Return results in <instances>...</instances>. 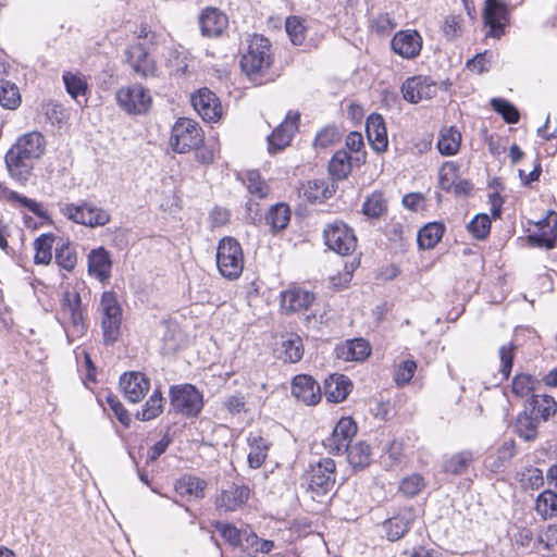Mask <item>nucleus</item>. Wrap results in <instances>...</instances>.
Masks as SVG:
<instances>
[{
    "label": "nucleus",
    "instance_id": "obj_57",
    "mask_svg": "<svg viewBox=\"0 0 557 557\" xmlns=\"http://www.w3.org/2000/svg\"><path fill=\"white\" fill-rule=\"evenodd\" d=\"M490 230L491 220L485 213L476 214L468 224V231L479 240L484 239L488 235Z\"/></svg>",
    "mask_w": 557,
    "mask_h": 557
},
{
    "label": "nucleus",
    "instance_id": "obj_34",
    "mask_svg": "<svg viewBox=\"0 0 557 557\" xmlns=\"http://www.w3.org/2000/svg\"><path fill=\"white\" fill-rule=\"evenodd\" d=\"M534 509L543 520L557 517V492L550 488L541 492L535 498Z\"/></svg>",
    "mask_w": 557,
    "mask_h": 557
},
{
    "label": "nucleus",
    "instance_id": "obj_58",
    "mask_svg": "<svg viewBox=\"0 0 557 557\" xmlns=\"http://www.w3.org/2000/svg\"><path fill=\"white\" fill-rule=\"evenodd\" d=\"M416 371L417 362L414 360L408 359L401 361L395 370L394 381L396 385L403 387L409 384Z\"/></svg>",
    "mask_w": 557,
    "mask_h": 557
},
{
    "label": "nucleus",
    "instance_id": "obj_3",
    "mask_svg": "<svg viewBox=\"0 0 557 557\" xmlns=\"http://www.w3.org/2000/svg\"><path fill=\"white\" fill-rule=\"evenodd\" d=\"M272 62L273 55L269 39L261 35H252L248 40L247 51L240 59L243 71L249 76L263 74L270 69Z\"/></svg>",
    "mask_w": 557,
    "mask_h": 557
},
{
    "label": "nucleus",
    "instance_id": "obj_46",
    "mask_svg": "<svg viewBox=\"0 0 557 557\" xmlns=\"http://www.w3.org/2000/svg\"><path fill=\"white\" fill-rule=\"evenodd\" d=\"M290 220L289 207L285 203H277L273 206L267 214V222L271 225L273 231L284 230Z\"/></svg>",
    "mask_w": 557,
    "mask_h": 557
},
{
    "label": "nucleus",
    "instance_id": "obj_15",
    "mask_svg": "<svg viewBox=\"0 0 557 557\" xmlns=\"http://www.w3.org/2000/svg\"><path fill=\"white\" fill-rule=\"evenodd\" d=\"M483 20L485 26L490 28L486 36L496 39L500 38L505 34V27L508 21V10L505 1L485 0Z\"/></svg>",
    "mask_w": 557,
    "mask_h": 557
},
{
    "label": "nucleus",
    "instance_id": "obj_23",
    "mask_svg": "<svg viewBox=\"0 0 557 557\" xmlns=\"http://www.w3.org/2000/svg\"><path fill=\"white\" fill-rule=\"evenodd\" d=\"M354 383L345 374L331 373L323 382V393L329 403L339 404L352 392Z\"/></svg>",
    "mask_w": 557,
    "mask_h": 557
},
{
    "label": "nucleus",
    "instance_id": "obj_33",
    "mask_svg": "<svg viewBox=\"0 0 557 557\" xmlns=\"http://www.w3.org/2000/svg\"><path fill=\"white\" fill-rule=\"evenodd\" d=\"M324 244H351L357 240L352 228L342 221L330 223L323 231Z\"/></svg>",
    "mask_w": 557,
    "mask_h": 557
},
{
    "label": "nucleus",
    "instance_id": "obj_54",
    "mask_svg": "<svg viewBox=\"0 0 557 557\" xmlns=\"http://www.w3.org/2000/svg\"><path fill=\"white\" fill-rule=\"evenodd\" d=\"M458 180V165L453 161L444 162L438 172V183L442 189L451 191Z\"/></svg>",
    "mask_w": 557,
    "mask_h": 557
},
{
    "label": "nucleus",
    "instance_id": "obj_47",
    "mask_svg": "<svg viewBox=\"0 0 557 557\" xmlns=\"http://www.w3.org/2000/svg\"><path fill=\"white\" fill-rule=\"evenodd\" d=\"M539 421L531 414L523 412L518 416L516 423L517 434L525 441H533L537 437Z\"/></svg>",
    "mask_w": 557,
    "mask_h": 557
},
{
    "label": "nucleus",
    "instance_id": "obj_18",
    "mask_svg": "<svg viewBox=\"0 0 557 557\" xmlns=\"http://www.w3.org/2000/svg\"><path fill=\"white\" fill-rule=\"evenodd\" d=\"M124 397L133 404L141 401L150 389V379L138 371L125 372L120 377Z\"/></svg>",
    "mask_w": 557,
    "mask_h": 557
},
{
    "label": "nucleus",
    "instance_id": "obj_59",
    "mask_svg": "<svg viewBox=\"0 0 557 557\" xmlns=\"http://www.w3.org/2000/svg\"><path fill=\"white\" fill-rule=\"evenodd\" d=\"M491 106L507 123L513 124L519 121V112L509 101L500 98H493L491 100Z\"/></svg>",
    "mask_w": 557,
    "mask_h": 557
},
{
    "label": "nucleus",
    "instance_id": "obj_7",
    "mask_svg": "<svg viewBox=\"0 0 557 557\" xmlns=\"http://www.w3.org/2000/svg\"><path fill=\"white\" fill-rule=\"evenodd\" d=\"M103 338L107 343L116 342L122 324V308L114 292H104L101 296Z\"/></svg>",
    "mask_w": 557,
    "mask_h": 557
},
{
    "label": "nucleus",
    "instance_id": "obj_38",
    "mask_svg": "<svg viewBox=\"0 0 557 557\" xmlns=\"http://www.w3.org/2000/svg\"><path fill=\"white\" fill-rule=\"evenodd\" d=\"M473 460L472 451L462 450L447 458L443 465V470L445 473L460 475L467 472Z\"/></svg>",
    "mask_w": 557,
    "mask_h": 557
},
{
    "label": "nucleus",
    "instance_id": "obj_53",
    "mask_svg": "<svg viewBox=\"0 0 557 557\" xmlns=\"http://www.w3.org/2000/svg\"><path fill=\"white\" fill-rule=\"evenodd\" d=\"M246 552L252 557H258L259 554H268L274 547V542L258 537L256 533H250L245 539Z\"/></svg>",
    "mask_w": 557,
    "mask_h": 557
},
{
    "label": "nucleus",
    "instance_id": "obj_12",
    "mask_svg": "<svg viewBox=\"0 0 557 557\" xmlns=\"http://www.w3.org/2000/svg\"><path fill=\"white\" fill-rule=\"evenodd\" d=\"M216 265L224 277L228 280L239 277L244 269L242 246H218Z\"/></svg>",
    "mask_w": 557,
    "mask_h": 557
},
{
    "label": "nucleus",
    "instance_id": "obj_29",
    "mask_svg": "<svg viewBox=\"0 0 557 557\" xmlns=\"http://www.w3.org/2000/svg\"><path fill=\"white\" fill-rule=\"evenodd\" d=\"M111 258L103 246L94 249L88 257V271L100 281H106L111 274Z\"/></svg>",
    "mask_w": 557,
    "mask_h": 557
},
{
    "label": "nucleus",
    "instance_id": "obj_5",
    "mask_svg": "<svg viewBox=\"0 0 557 557\" xmlns=\"http://www.w3.org/2000/svg\"><path fill=\"white\" fill-rule=\"evenodd\" d=\"M170 405L175 413L197 418L203 408V396L191 384L175 385L170 388Z\"/></svg>",
    "mask_w": 557,
    "mask_h": 557
},
{
    "label": "nucleus",
    "instance_id": "obj_19",
    "mask_svg": "<svg viewBox=\"0 0 557 557\" xmlns=\"http://www.w3.org/2000/svg\"><path fill=\"white\" fill-rule=\"evenodd\" d=\"M207 488V480L191 473H184L174 483L175 494L188 503L203 499Z\"/></svg>",
    "mask_w": 557,
    "mask_h": 557
},
{
    "label": "nucleus",
    "instance_id": "obj_37",
    "mask_svg": "<svg viewBox=\"0 0 557 557\" xmlns=\"http://www.w3.org/2000/svg\"><path fill=\"white\" fill-rule=\"evenodd\" d=\"M305 352L302 339L297 334H289L287 338L282 342L281 359L284 362L296 363L299 362Z\"/></svg>",
    "mask_w": 557,
    "mask_h": 557
},
{
    "label": "nucleus",
    "instance_id": "obj_21",
    "mask_svg": "<svg viewBox=\"0 0 557 557\" xmlns=\"http://www.w3.org/2000/svg\"><path fill=\"white\" fill-rule=\"evenodd\" d=\"M292 395L307 406H315L322 398L319 383L309 374H297L293 377Z\"/></svg>",
    "mask_w": 557,
    "mask_h": 557
},
{
    "label": "nucleus",
    "instance_id": "obj_28",
    "mask_svg": "<svg viewBox=\"0 0 557 557\" xmlns=\"http://www.w3.org/2000/svg\"><path fill=\"white\" fill-rule=\"evenodd\" d=\"M199 22L202 34L208 37L221 35L228 23L226 15L213 8L203 10Z\"/></svg>",
    "mask_w": 557,
    "mask_h": 557
},
{
    "label": "nucleus",
    "instance_id": "obj_43",
    "mask_svg": "<svg viewBox=\"0 0 557 557\" xmlns=\"http://www.w3.org/2000/svg\"><path fill=\"white\" fill-rule=\"evenodd\" d=\"M165 66L171 75L181 76L186 74L189 66V57L185 50L169 49L165 55Z\"/></svg>",
    "mask_w": 557,
    "mask_h": 557
},
{
    "label": "nucleus",
    "instance_id": "obj_63",
    "mask_svg": "<svg viewBox=\"0 0 557 557\" xmlns=\"http://www.w3.org/2000/svg\"><path fill=\"white\" fill-rule=\"evenodd\" d=\"M331 190L329 189V185L324 181H312L308 183V189L306 190V195L309 199L315 201H323L331 197Z\"/></svg>",
    "mask_w": 557,
    "mask_h": 557
},
{
    "label": "nucleus",
    "instance_id": "obj_20",
    "mask_svg": "<svg viewBox=\"0 0 557 557\" xmlns=\"http://www.w3.org/2000/svg\"><path fill=\"white\" fill-rule=\"evenodd\" d=\"M191 104L207 122H216L222 115L219 98L208 88H201L191 96Z\"/></svg>",
    "mask_w": 557,
    "mask_h": 557
},
{
    "label": "nucleus",
    "instance_id": "obj_16",
    "mask_svg": "<svg viewBox=\"0 0 557 557\" xmlns=\"http://www.w3.org/2000/svg\"><path fill=\"white\" fill-rule=\"evenodd\" d=\"M414 520L416 510L412 506L400 508L396 515L386 519L382 524L386 539L391 542L400 540L409 532Z\"/></svg>",
    "mask_w": 557,
    "mask_h": 557
},
{
    "label": "nucleus",
    "instance_id": "obj_11",
    "mask_svg": "<svg viewBox=\"0 0 557 557\" xmlns=\"http://www.w3.org/2000/svg\"><path fill=\"white\" fill-rule=\"evenodd\" d=\"M252 490L246 484L232 483L222 488L214 498V506L220 512L242 510L249 502Z\"/></svg>",
    "mask_w": 557,
    "mask_h": 557
},
{
    "label": "nucleus",
    "instance_id": "obj_36",
    "mask_svg": "<svg viewBox=\"0 0 557 557\" xmlns=\"http://www.w3.org/2000/svg\"><path fill=\"white\" fill-rule=\"evenodd\" d=\"M529 404L543 421H548L557 413V401L548 394L532 395Z\"/></svg>",
    "mask_w": 557,
    "mask_h": 557
},
{
    "label": "nucleus",
    "instance_id": "obj_22",
    "mask_svg": "<svg viewBox=\"0 0 557 557\" xmlns=\"http://www.w3.org/2000/svg\"><path fill=\"white\" fill-rule=\"evenodd\" d=\"M401 92L406 101L418 103L431 99L436 92V85L429 77L413 76L403 84Z\"/></svg>",
    "mask_w": 557,
    "mask_h": 557
},
{
    "label": "nucleus",
    "instance_id": "obj_17",
    "mask_svg": "<svg viewBox=\"0 0 557 557\" xmlns=\"http://www.w3.org/2000/svg\"><path fill=\"white\" fill-rule=\"evenodd\" d=\"M300 114L289 111L285 120L268 137L269 151L274 153L289 146L294 134L298 129Z\"/></svg>",
    "mask_w": 557,
    "mask_h": 557
},
{
    "label": "nucleus",
    "instance_id": "obj_2",
    "mask_svg": "<svg viewBox=\"0 0 557 557\" xmlns=\"http://www.w3.org/2000/svg\"><path fill=\"white\" fill-rule=\"evenodd\" d=\"M59 322L65 332L74 337H81L86 333L85 312L81 295L76 290L63 292L60 300Z\"/></svg>",
    "mask_w": 557,
    "mask_h": 557
},
{
    "label": "nucleus",
    "instance_id": "obj_13",
    "mask_svg": "<svg viewBox=\"0 0 557 557\" xmlns=\"http://www.w3.org/2000/svg\"><path fill=\"white\" fill-rule=\"evenodd\" d=\"M315 300L312 292L306 290L296 284L289 285L280 293V307L284 313L307 311Z\"/></svg>",
    "mask_w": 557,
    "mask_h": 557
},
{
    "label": "nucleus",
    "instance_id": "obj_6",
    "mask_svg": "<svg viewBox=\"0 0 557 557\" xmlns=\"http://www.w3.org/2000/svg\"><path fill=\"white\" fill-rule=\"evenodd\" d=\"M203 140L199 125L190 119H178L172 127L170 146L178 153L198 149Z\"/></svg>",
    "mask_w": 557,
    "mask_h": 557
},
{
    "label": "nucleus",
    "instance_id": "obj_60",
    "mask_svg": "<svg viewBox=\"0 0 557 557\" xmlns=\"http://www.w3.org/2000/svg\"><path fill=\"white\" fill-rule=\"evenodd\" d=\"M515 357H516V346L513 343L503 345L499 348V358H500L499 371L505 379H509V376L511 374Z\"/></svg>",
    "mask_w": 557,
    "mask_h": 557
},
{
    "label": "nucleus",
    "instance_id": "obj_24",
    "mask_svg": "<svg viewBox=\"0 0 557 557\" xmlns=\"http://www.w3.org/2000/svg\"><path fill=\"white\" fill-rule=\"evenodd\" d=\"M392 49L406 59L416 58L422 48V38L414 29L399 30L392 39Z\"/></svg>",
    "mask_w": 557,
    "mask_h": 557
},
{
    "label": "nucleus",
    "instance_id": "obj_31",
    "mask_svg": "<svg viewBox=\"0 0 557 557\" xmlns=\"http://www.w3.org/2000/svg\"><path fill=\"white\" fill-rule=\"evenodd\" d=\"M462 136L455 126L443 127L438 133L436 147L442 156L450 157L459 152Z\"/></svg>",
    "mask_w": 557,
    "mask_h": 557
},
{
    "label": "nucleus",
    "instance_id": "obj_62",
    "mask_svg": "<svg viewBox=\"0 0 557 557\" xmlns=\"http://www.w3.org/2000/svg\"><path fill=\"white\" fill-rule=\"evenodd\" d=\"M216 531L221 536L232 546H238L242 543V533L234 524L228 522H218L215 524Z\"/></svg>",
    "mask_w": 557,
    "mask_h": 557
},
{
    "label": "nucleus",
    "instance_id": "obj_56",
    "mask_svg": "<svg viewBox=\"0 0 557 557\" xmlns=\"http://www.w3.org/2000/svg\"><path fill=\"white\" fill-rule=\"evenodd\" d=\"M285 29L292 42L296 46L301 45L306 38V27L304 21L298 16H289L285 22Z\"/></svg>",
    "mask_w": 557,
    "mask_h": 557
},
{
    "label": "nucleus",
    "instance_id": "obj_1",
    "mask_svg": "<svg viewBox=\"0 0 557 557\" xmlns=\"http://www.w3.org/2000/svg\"><path fill=\"white\" fill-rule=\"evenodd\" d=\"M45 147V137L39 132L21 136L5 154V164L11 177L22 184L26 183L35 161L44 154Z\"/></svg>",
    "mask_w": 557,
    "mask_h": 557
},
{
    "label": "nucleus",
    "instance_id": "obj_49",
    "mask_svg": "<svg viewBox=\"0 0 557 557\" xmlns=\"http://www.w3.org/2000/svg\"><path fill=\"white\" fill-rule=\"evenodd\" d=\"M21 103V96L15 84L0 81V106L5 109H15Z\"/></svg>",
    "mask_w": 557,
    "mask_h": 557
},
{
    "label": "nucleus",
    "instance_id": "obj_64",
    "mask_svg": "<svg viewBox=\"0 0 557 557\" xmlns=\"http://www.w3.org/2000/svg\"><path fill=\"white\" fill-rule=\"evenodd\" d=\"M339 139V134L335 127H325L322 131H320L314 139V146L326 148L331 145H333L335 141Z\"/></svg>",
    "mask_w": 557,
    "mask_h": 557
},
{
    "label": "nucleus",
    "instance_id": "obj_45",
    "mask_svg": "<svg viewBox=\"0 0 557 557\" xmlns=\"http://www.w3.org/2000/svg\"><path fill=\"white\" fill-rule=\"evenodd\" d=\"M351 161L352 158L346 150H338L334 153L329 163V171L333 176L339 180L345 178L351 171Z\"/></svg>",
    "mask_w": 557,
    "mask_h": 557
},
{
    "label": "nucleus",
    "instance_id": "obj_4",
    "mask_svg": "<svg viewBox=\"0 0 557 557\" xmlns=\"http://www.w3.org/2000/svg\"><path fill=\"white\" fill-rule=\"evenodd\" d=\"M337 476L336 463L330 457L321 458L315 463H310L305 472L307 490L312 497H321L329 494L335 485Z\"/></svg>",
    "mask_w": 557,
    "mask_h": 557
},
{
    "label": "nucleus",
    "instance_id": "obj_40",
    "mask_svg": "<svg viewBox=\"0 0 557 557\" xmlns=\"http://www.w3.org/2000/svg\"><path fill=\"white\" fill-rule=\"evenodd\" d=\"M240 180H243L249 194L256 198L263 199L268 197L270 187L257 170H247Z\"/></svg>",
    "mask_w": 557,
    "mask_h": 557
},
{
    "label": "nucleus",
    "instance_id": "obj_41",
    "mask_svg": "<svg viewBox=\"0 0 557 557\" xmlns=\"http://www.w3.org/2000/svg\"><path fill=\"white\" fill-rule=\"evenodd\" d=\"M540 381L528 373H517L511 381V393L518 398L532 396Z\"/></svg>",
    "mask_w": 557,
    "mask_h": 557
},
{
    "label": "nucleus",
    "instance_id": "obj_27",
    "mask_svg": "<svg viewBox=\"0 0 557 557\" xmlns=\"http://www.w3.org/2000/svg\"><path fill=\"white\" fill-rule=\"evenodd\" d=\"M366 132L372 148L383 152L387 148L388 139L382 115L372 113L366 122Z\"/></svg>",
    "mask_w": 557,
    "mask_h": 557
},
{
    "label": "nucleus",
    "instance_id": "obj_25",
    "mask_svg": "<svg viewBox=\"0 0 557 557\" xmlns=\"http://www.w3.org/2000/svg\"><path fill=\"white\" fill-rule=\"evenodd\" d=\"M372 352V347L366 338L358 337L347 339L335 348V355L343 361L362 362L367 360Z\"/></svg>",
    "mask_w": 557,
    "mask_h": 557
},
{
    "label": "nucleus",
    "instance_id": "obj_35",
    "mask_svg": "<svg viewBox=\"0 0 557 557\" xmlns=\"http://www.w3.org/2000/svg\"><path fill=\"white\" fill-rule=\"evenodd\" d=\"M516 480L523 491H537L544 485L543 471L532 465L519 470L516 473Z\"/></svg>",
    "mask_w": 557,
    "mask_h": 557
},
{
    "label": "nucleus",
    "instance_id": "obj_30",
    "mask_svg": "<svg viewBox=\"0 0 557 557\" xmlns=\"http://www.w3.org/2000/svg\"><path fill=\"white\" fill-rule=\"evenodd\" d=\"M537 232L529 236L531 244H555L557 240V213L549 211L536 223Z\"/></svg>",
    "mask_w": 557,
    "mask_h": 557
},
{
    "label": "nucleus",
    "instance_id": "obj_55",
    "mask_svg": "<svg viewBox=\"0 0 557 557\" xmlns=\"http://www.w3.org/2000/svg\"><path fill=\"white\" fill-rule=\"evenodd\" d=\"M106 404L114 413L117 421L124 426L128 428L131 425L132 419L129 412L126 410L124 405L121 403L119 397L113 393L109 392L106 396Z\"/></svg>",
    "mask_w": 557,
    "mask_h": 557
},
{
    "label": "nucleus",
    "instance_id": "obj_51",
    "mask_svg": "<svg viewBox=\"0 0 557 557\" xmlns=\"http://www.w3.org/2000/svg\"><path fill=\"white\" fill-rule=\"evenodd\" d=\"M360 265V258L356 257L350 262L344 264L343 272H338L336 275L330 277V283L335 289H344L348 287L352 280L354 272Z\"/></svg>",
    "mask_w": 557,
    "mask_h": 557
},
{
    "label": "nucleus",
    "instance_id": "obj_14",
    "mask_svg": "<svg viewBox=\"0 0 557 557\" xmlns=\"http://www.w3.org/2000/svg\"><path fill=\"white\" fill-rule=\"evenodd\" d=\"M248 446L247 463L250 469L261 468L273 446L269 435L262 430L250 431L246 437Z\"/></svg>",
    "mask_w": 557,
    "mask_h": 557
},
{
    "label": "nucleus",
    "instance_id": "obj_39",
    "mask_svg": "<svg viewBox=\"0 0 557 557\" xmlns=\"http://www.w3.org/2000/svg\"><path fill=\"white\" fill-rule=\"evenodd\" d=\"M164 398L160 388H156L146 400L143 409L137 411L136 418L140 421H150L163 412Z\"/></svg>",
    "mask_w": 557,
    "mask_h": 557
},
{
    "label": "nucleus",
    "instance_id": "obj_9",
    "mask_svg": "<svg viewBox=\"0 0 557 557\" xmlns=\"http://www.w3.org/2000/svg\"><path fill=\"white\" fill-rule=\"evenodd\" d=\"M117 104L129 114H144L152 103V98L146 88L140 85L124 86L115 92Z\"/></svg>",
    "mask_w": 557,
    "mask_h": 557
},
{
    "label": "nucleus",
    "instance_id": "obj_26",
    "mask_svg": "<svg viewBox=\"0 0 557 557\" xmlns=\"http://www.w3.org/2000/svg\"><path fill=\"white\" fill-rule=\"evenodd\" d=\"M127 58L133 70L145 78L158 75L156 62L148 57L146 47L139 42L127 50Z\"/></svg>",
    "mask_w": 557,
    "mask_h": 557
},
{
    "label": "nucleus",
    "instance_id": "obj_61",
    "mask_svg": "<svg viewBox=\"0 0 557 557\" xmlns=\"http://www.w3.org/2000/svg\"><path fill=\"white\" fill-rule=\"evenodd\" d=\"M55 261L61 268L72 271L77 262L73 246H58L55 248Z\"/></svg>",
    "mask_w": 557,
    "mask_h": 557
},
{
    "label": "nucleus",
    "instance_id": "obj_52",
    "mask_svg": "<svg viewBox=\"0 0 557 557\" xmlns=\"http://www.w3.org/2000/svg\"><path fill=\"white\" fill-rule=\"evenodd\" d=\"M66 91L72 98L84 96L87 90V82L79 73L65 72L62 76Z\"/></svg>",
    "mask_w": 557,
    "mask_h": 557
},
{
    "label": "nucleus",
    "instance_id": "obj_8",
    "mask_svg": "<svg viewBox=\"0 0 557 557\" xmlns=\"http://www.w3.org/2000/svg\"><path fill=\"white\" fill-rule=\"evenodd\" d=\"M358 432V424L350 416L342 417L333 428L331 434L322 441V445L330 455L339 456L348 448Z\"/></svg>",
    "mask_w": 557,
    "mask_h": 557
},
{
    "label": "nucleus",
    "instance_id": "obj_48",
    "mask_svg": "<svg viewBox=\"0 0 557 557\" xmlns=\"http://www.w3.org/2000/svg\"><path fill=\"white\" fill-rule=\"evenodd\" d=\"M387 210V203L382 193L374 191L362 205V212L371 219L382 216Z\"/></svg>",
    "mask_w": 557,
    "mask_h": 557
},
{
    "label": "nucleus",
    "instance_id": "obj_32",
    "mask_svg": "<svg viewBox=\"0 0 557 557\" xmlns=\"http://www.w3.org/2000/svg\"><path fill=\"white\" fill-rule=\"evenodd\" d=\"M345 451L347 453V461L354 470H362L372 462L371 446L363 441L349 445Z\"/></svg>",
    "mask_w": 557,
    "mask_h": 557
},
{
    "label": "nucleus",
    "instance_id": "obj_42",
    "mask_svg": "<svg viewBox=\"0 0 557 557\" xmlns=\"http://www.w3.org/2000/svg\"><path fill=\"white\" fill-rule=\"evenodd\" d=\"M0 199L7 200L9 202H16L25 208H27L30 212L35 213L38 216H45V211L42 210V206L25 196L20 195L18 193L11 190L4 185L0 184Z\"/></svg>",
    "mask_w": 557,
    "mask_h": 557
},
{
    "label": "nucleus",
    "instance_id": "obj_10",
    "mask_svg": "<svg viewBox=\"0 0 557 557\" xmlns=\"http://www.w3.org/2000/svg\"><path fill=\"white\" fill-rule=\"evenodd\" d=\"M60 210L69 220L90 227L103 226L110 221V215L107 211L87 202L78 206L65 203Z\"/></svg>",
    "mask_w": 557,
    "mask_h": 557
},
{
    "label": "nucleus",
    "instance_id": "obj_44",
    "mask_svg": "<svg viewBox=\"0 0 557 557\" xmlns=\"http://www.w3.org/2000/svg\"><path fill=\"white\" fill-rule=\"evenodd\" d=\"M426 486L424 476L420 473H411L405 476L398 485V493L406 498L418 496Z\"/></svg>",
    "mask_w": 557,
    "mask_h": 557
},
{
    "label": "nucleus",
    "instance_id": "obj_50",
    "mask_svg": "<svg viewBox=\"0 0 557 557\" xmlns=\"http://www.w3.org/2000/svg\"><path fill=\"white\" fill-rule=\"evenodd\" d=\"M445 233V225L431 222L424 225L417 235L418 244H438Z\"/></svg>",
    "mask_w": 557,
    "mask_h": 557
}]
</instances>
